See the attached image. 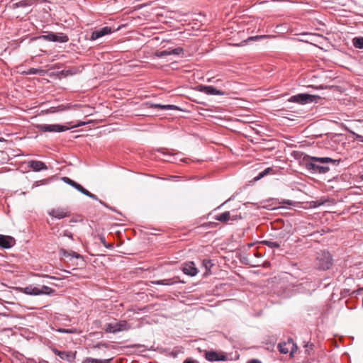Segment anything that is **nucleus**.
Here are the masks:
<instances>
[{
    "label": "nucleus",
    "mask_w": 363,
    "mask_h": 363,
    "mask_svg": "<svg viewBox=\"0 0 363 363\" xmlns=\"http://www.w3.org/2000/svg\"><path fill=\"white\" fill-rule=\"evenodd\" d=\"M340 162L341 159L312 157L305 155L302 159V165L311 174H325L330 171L328 164L337 166Z\"/></svg>",
    "instance_id": "1"
},
{
    "label": "nucleus",
    "mask_w": 363,
    "mask_h": 363,
    "mask_svg": "<svg viewBox=\"0 0 363 363\" xmlns=\"http://www.w3.org/2000/svg\"><path fill=\"white\" fill-rule=\"evenodd\" d=\"M333 265V257L329 252L320 251L318 252L315 259V266L320 270L329 269Z\"/></svg>",
    "instance_id": "2"
},
{
    "label": "nucleus",
    "mask_w": 363,
    "mask_h": 363,
    "mask_svg": "<svg viewBox=\"0 0 363 363\" xmlns=\"http://www.w3.org/2000/svg\"><path fill=\"white\" fill-rule=\"evenodd\" d=\"M130 325L126 320L114 321L106 323L103 329L109 333H117L122 331H126L130 329Z\"/></svg>",
    "instance_id": "3"
},
{
    "label": "nucleus",
    "mask_w": 363,
    "mask_h": 363,
    "mask_svg": "<svg viewBox=\"0 0 363 363\" xmlns=\"http://www.w3.org/2000/svg\"><path fill=\"white\" fill-rule=\"evenodd\" d=\"M62 180L65 183H66V184L70 185L71 186H72L73 188L76 189L77 191H79V192H81L84 195H86L88 197H89V198H91V199H92L94 200L99 201L101 204L104 205L106 207H108L107 205L104 202H103L101 200H99L97 196L95 194L89 192L88 190L84 189L81 184H79L77 182H74V180L71 179L70 178H69L67 177H64L62 178Z\"/></svg>",
    "instance_id": "4"
},
{
    "label": "nucleus",
    "mask_w": 363,
    "mask_h": 363,
    "mask_svg": "<svg viewBox=\"0 0 363 363\" xmlns=\"http://www.w3.org/2000/svg\"><path fill=\"white\" fill-rule=\"evenodd\" d=\"M277 347L281 354H286L290 352V357H294V353L298 350V346L291 337H289L286 342L279 343Z\"/></svg>",
    "instance_id": "5"
},
{
    "label": "nucleus",
    "mask_w": 363,
    "mask_h": 363,
    "mask_svg": "<svg viewBox=\"0 0 363 363\" xmlns=\"http://www.w3.org/2000/svg\"><path fill=\"white\" fill-rule=\"evenodd\" d=\"M38 130L42 132L61 133L69 130V127L61 124H38Z\"/></svg>",
    "instance_id": "6"
},
{
    "label": "nucleus",
    "mask_w": 363,
    "mask_h": 363,
    "mask_svg": "<svg viewBox=\"0 0 363 363\" xmlns=\"http://www.w3.org/2000/svg\"><path fill=\"white\" fill-rule=\"evenodd\" d=\"M39 39H43L48 41L51 42H60V43H67L69 40V38L67 35L59 33H49L47 35H42L38 37Z\"/></svg>",
    "instance_id": "7"
},
{
    "label": "nucleus",
    "mask_w": 363,
    "mask_h": 363,
    "mask_svg": "<svg viewBox=\"0 0 363 363\" xmlns=\"http://www.w3.org/2000/svg\"><path fill=\"white\" fill-rule=\"evenodd\" d=\"M118 28H113L110 26H105L99 29L94 30L92 31L91 36H90V40H96L100 38L104 37V35H109L112 33L115 30H118Z\"/></svg>",
    "instance_id": "8"
},
{
    "label": "nucleus",
    "mask_w": 363,
    "mask_h": 363,
    "mask_svg": "<svg viewBox=\"0 0 363 363\" xmlns=\"http://www.w3.org/2000/svg\"><path fill=\"white\" fill-rule=\"evenodd\" d=\"M315 97V96L308 94H298L291 96L289 99V101L292 103H298L300 104H306L313 101V99Z\"/></svg>",
    "instance_id": "9"
},
{
    "label": "nucleus",
    "mask_w": 363,
    "mask_h": 363,
    "mask_svg": "<svg viewBox=\"0 0 363 363\" xmlns=\"http://www.w3.org/2000/svg\"><path fill=\"white\" fill-rule=\"evenodd\" d=\"M52 351L55 355L58 356L61 359L67 361L69 363H73L76 358V352L60 351L55 347L52 348Z\"/></svg>",
    "instance_id": "10"
},
{
    "label": "nucleus",
    "mask_w": 363,
    "mask_h": 363,
    "mask_svg": "<svg viewBox=\"0 0 363 363\" xmlns=\"http://www.w3.org/2000/svg\"><path fill=\"white\" fill-rule=\"evenodd\" d=\"M197 90L200 92L204 93L207 95H218L223 96L224 95V91L220 89H217L213 86L208 85H199L197 86Z\"/></svg>",
    "instance_id": "11"
},
{
    "label": "nucleus",
    "mask_w": 363,
    "mask_h": 363,
    "mask_svg": "<svg viewBox=\"0 0 363 363\" xmlns=\"http://www.w3.org/2000/svg\"><path fill=\"white\" fill-rule=\"evenodd\" d=\"M205 358L208 362L225 361L227 359L225 354H218L214 350L206 351Z\"/></svg>",
    "instance_id": "12"
},
{
    "label": "nucleus",
    "mask_w": 363,
    "mask_h": 363,
    "mask_svg": "<svg viewBox=\"0 0 363 363\" xmlns=\"http://www.w3.org/2000/svg\"><path fill=\"white\" fill-rule=\"evenodd\" d=\"M182 272L185 274L191 277L196 276L199 272L194 262H187L184 263L182 267Z\"/></svg>",
    "instance_id": "13"
},
{
    "label": "nucleus",
    "mask_w": 363,
    "mask_h": 363,
    "mask_svg": "<svg viewBox=\"0 0 363 363\" xmlns=\"http://www.w3.org/2000/svg\"><path fill=\"white\" fill-rule=\"evenodd\" d=\"M294 206L295 202L291 200L288 199H274V211H278L281 208H284L286 206Z\"/></svg>",
    "instance_id": "14"
},
{
    "label": "nucleus",
    "mask_w": 363,
    "mask_h": 363,
    "mask_svg": "<svg viewBox=\"0 0 363 363\" xmlns=\"http://www.w3.org/2000/svg\"><path fill=\"white\" fill-rule=\"evenodd\" d=\"M15 243L13 238L0 234V247L4 249L11 248Z\"/></svg>",
    "instance_id": "15"
},
{
    "label": "nucleus",
    "mask_w": 363,
    "mask_h": 363,
    "mask_svg": "<svg viewBox=\"0 0 363 363\" xmlns=\"http://www.w3.org/2000/svg\"><path fill=\"white\" fill-rule=\"evenodd\" d=\"M28 166L32 168L35 172H40L47 170V165L42 161L30 160L28 162Z\"/></svg>",
    "instance_id": "16"
},
{
    "label": "nucleus",
    "mask_w": 363,
    "mask_h": 363,
    "mask_svg": "<svg viewBox=\"0 0 363 363\" xmlns=\"http://www.w3.org/2000/svg\"><path fill=\"white\" fill-rule=\"evenodd\" d=\"M146 106L150 108H158L162 110H177L179 109L178 106L176 105L167 104L162 105L160 104H152V103H146Z\"/></svg>",
    "instance_id": "17"
},
{
    "label": "nucleus",
    "mask_w": 363,
    "mask_h": 363,
    "mask_svg": "<svg viewBox=\"0 0 363 363\" xmlns=\"http://www.w3.org/2000/svg\"><path fill=\"white\" fill-rule=\"evenodd\" d=\"M48 214L57 219L69 216V213L63 208L52 209L48 212Z\"/></svg>",
    "instance_id": "18"
},
{
    "label": "nucleus",
    "mask_w": 363,
    "mask_h": 363,
    "mask_svg": "<svg viewBox=\"0 0 363 363\" xmlns=\"http://www.w3.org/2000/svg\"><path fill=\"white\" fill-rule=\"evenodd\" d=\"M151 283L155 285L172 286L177 283H184V281L174 280L173 279H165L152 281Z\"/></svg>",
    "instance_id": "19"
},
{
    "label": "nucleus",
    "mask_w": 363,
    "mask_h": 363,
    "mask_svg": "<svg viewBox=\"0 0 363 363\" xmlns=\"http://www.w3.org/2000/svg\"><path fill=\"white\" fill-rule=\"evenodd\" d=\"M23 294L32 296H39L38 288L33 285H29L22 289Z\"/></svg>",
    "instance_id": "20"
},
{
    "label": "nucleus",
    "mask_w": 363,
    "mask_h": 363,
    "mask_svg": "<svg viewBox=\"0 0 363 363\" xmlns=\"http://www.w3.org/2000/svg\"><path fill=\"white\" fill-rule=\"evenodd\" d=\"M272 172V167H268L263 171L258 173V174L253 178V182H257L265 176L270 174Z\"/></svg>",
    "instance_id": "21"
},
{
    "label": "nucleus",
    "mask_w": 363,
    "mask_h": 363,
    "mask_svg": "<svg viewBox=\"0 0 363 363\" xmlns=\"http://www.w3.org/2000/svg\"><path fill=\"white\" fill-rule=\"evenodd\" d=\"M230 214L229 211H225L220 214L215 216V219L221 221L226 222L230 220Z\"/></svg>",
    "instance_id": "22"
},
{
    "label": "nucleus",
    "mask_w": 363,
    "mask_h": 363,
    "mask_svg": "<svg viewBox=\"0 0 363 363\" xmlns=\"http://www.w3.org/2000/svg\"><path fill=\"white\" fill-rule=\"evenodd\" d=\"M39 290V295L46 294V295H51L53 294L55 291L48 286H42L40 288H38Z\"/></svg>",
    "instance_id": "23"
},
{
    "label": "nucleus",
    "mask_w": 363,
    "mask_h": 363,
    "mask_svg": "<svg viewBox=\"0 0 363 363\" xmlns=\"http://www.w3.org/2000/svg\"><path fill=\"white\" fill-rule=\"evenodd\" d=\"M111 359H100L91 357L85 358L82 363H109Z\"/></svg>",
    "instance_id": "24"
},
{
    "label": "nucleus",
    "mask_w": 363,
    "mask_h": 363,
    "mask_svg": "<svg viewBox=\"0 0 363 363\" xmlns=\"http://www.w3.org/2000/svg\"><path fill=\"white\" fill-rule=\"evenodd\" d=\"M352 44L356 48H363V37H355L352 39Z\"/></svg>",
    "instance_id": "25"
},
{
    "label": "nucleus",
    "mask_w": 363,
    "mask_h": 363,
    "mask_svg": "<svg viewBox=\"0 0 363 363\" xmlns=\"http://www.w3.org/2000/svg\"><path fill=\"white\" fill-rule=\"evenodd\" d=\"M203 267H205L206 272H205V274H207L210 270L211 268L213 266V264L212 263V261L211 259H205L202 262Z\"/></svg>",
    "instance_id": "26"
},
{
    "label": "nucleus",
    "mask_w": 363,
    "mask_h": 363,
    "mask_svg": "<svg viewBox=\"0 0 363 363\" xmlns=\"http://www.w3.org/2000/svg\"><path fill=\"white\" fill-rule=\"evenodd\" d=\"M170 55H177V56H183L184 53V50L182 48H177L169 50Z\"/></svg>",
    "instance_id": "27"
},
{
    "label": "nucleus",
    "mask_w": 363,
    "mask_h": 363,
    "mask_svg": "<svg viewBox=\"0 0 363 363\" xmlns=\"http://www.w3.org/2000/svg\"><path fill=\"white\" fill-rule=\"evenodd\" d=\"M28 6H30V4L27 0L21 1L13 4V7L14 9L18 7H27Z\"/></svg>",
    "instance_id": "28"
},
{
    "label": "nucleus",
    "mask_w": 363,
    "mask_h": 363,
    "mask_svg": "<svg viewBox=\"0 0 363 363\" xmlns=\"http://www.w3.org/2000/svg\"><path fill=\"white\" fill-rule=\"evenodd\" d=\"M99 240L106 248L111 249L113 247L111 245H109L106 242L105 237L104 235H99Z\"/></svg>",
    "instance_id": "29"
},
{
    "label": "nucleus",
    "mask_w": 363,
    "mask_h": 363,
    "mask_svg": "<svg viewBox=\"0 0 363 363\" xmlns=\"http://www.w3.org/2000/svg\"><path fill=\"white\" fill-rule=\"evenodd\" d=\"M269 35H256V36L250 37L247 39V40H256L263 39V38H269Z\"/></svg>",
    "instance_id": "30"
},
{
    "label": "nucleus",
    "mask_w": 363,
    "mask_h": 363,
    "mask_svg": "<svg viewBox=\"0 0 363 363\" xmlns=\"http://www.w3.org/2000/svg\"><path fill=\"white\" fill-rule=\"evenodd\" d=\"M42 72V70L35 69V68H30L27 72L28 74H40Z\"/></svg>",
    "instance_id": "31"
},
{
    "label": "nucleus",
    "mask_w": 363,
    "mask_h": 363,
    "mask_svg": "<svg viewBox=\"0 0 363 363\" xmlns=\"http://www.w3.org/2000/svg\"><path fill=\"white\" fill-rule=\"evenodd\" d=\"M159 57H165L167 55H170L169 50H162L157 53V55Z\"/></svg>",
    "instance_id": "32"
},
{
    "label": "nucleus",
    "mask_w": 363,
    "mask_h": 363,
    "mask_svg": "<svg viewBox=\"0 0 363 363\" xmlns=\"http://www.w3.org/2000/svg\"><path fill=\"white\" fill-rule=\"evenodd\" d=\"M60 255L63 257H69V255H71V253H70V252H68L65 249H61L60 250Z\"/></svg>",
    "instance_id": "33"
},
{
    "label": "nucleus",
    "mask_w": 363,
    "mask_h": 363,
    "mask_svg": "<svg viewBox=\"0 0 363 363\" xmlns=\"http://www.w3.org/2000/svg\"><path fill=\"white\" fill-rule=\"evenodd\" d=\"M58 332L61 333H68V334H71L73 333V331L70 329H65V328H60L57 330Z\"/></svg>",
    "instance_id": "34"
},
{
    "label": "nucleus",
    "mask_w": 363,
    "mask_h": 363,
    "mask_svg": "<svg viewBox=\"0 0 363 363\" xmlns=\"http://www.w3.org/2000/svg\"><path fill=\"white\" fill-rule=\"evenodd\" d=\"M70 253H71V255H69V257H74L77 259L82 258V256L77 252L72 251V252H70Z\"/></svg>",
    "instance_id": "35"
},
{
    "label": "nucleus",
    "mask_w": 363,
    "mask_h": 363,
    "mask_svg": "<svg viewBox=\"0 0 363 363\" xmlns=\"http://www.w3.org/2000/svg\"><path fill=\"white\" fill-rule=\"evenodd\" d=\"M86 124L85 122H82V121H80L77 124H75V125H72L69 127V129L70 128H78V127H81L82 125H84Z\"/></svg>",
    "instance_id": "36"
},
{
    "label": "nucleus",
    "mask_w": 363,
    "mask_h": 363,
    "mask_svg": "<svg viewBox=\"0 0 363 363\" xmlns=\"http://www.w3.org/2000/svg\"><path fill=\"white\" fill-rule=\"evenodd\" d=\"M215 225H216V223H214L208 222V223H206L203 224L202 227L207 228H213Z\"/></svg>",
    "instance_id": "37"
},
{
    "label": "nucleus",
    "mask_w": 363,
    "mask_h": 363,
    "mask_svg": "<svg viewBox=\"0 0 363 363\" xmlns=\"http://www.w3.org/2000/svg\"><path fill=\"white\" fill-rule=\"evenodd\" d=\"M353 134H354V137H355L354 138H355L357 140H358V141H359V142H363V136H362V135H358V134H357V133H353Z\"/></svg>",
    "instance_id": "38"
},
{
    "label": "nucleus",
    "mask_w": 363,
    "mask_h": 363,
    "mask_svg": "<svg viewBox=\"0 0 363 363\" xmlns=\"http://www.w3.org/2000/svg\"><path fill=\"white\" fill-rule=\"evenodd\" d=\"M247 363H262V362L257 359H252L248 360Z\"/></svg>",
    "instance_id": "39"
},
{
    "label": "nucleus",
    "mask_w": 363,
    "mask_h": 363,
    "mask_svg": "<svg viewBox=\"0 0 363 363\" xmlns=\"http://www.w3.org/2000/svg\"><path fill=\"white\" fill-rule=\"evenodd\" d=\"M314 345L311 343L309 344V342H308L306 345H305V347L308 348V347H311V350H313V347ZM308 354H309V352H308V350L306 349V350Z\"/></svg>",
    "instance_id": "40"
},
{
    "label": "nucleus",
    "mask_w": 363,
    "mask_h": 363,
    "mask_svg": "<svg viewBox=\"0 0 363 363\" xmlns=\"http://www.w3.org/2000/svg\"><path fill=\"white\" fill-rule=\"evenodd\" d=\"M64 235L67 236L69 238H72V234L70 232H68L67 230L64 232Z\"/></svg>",
    "instance_id": "41"
},
{
    "label": "nucleus",
    "mask_w": 363,
    "mask_h": 363,
    "mask_svg": "<svg viewBox=\"0 0 363 363\" xmlns=\"http://www.w3.org/2000/svg\"><path fill=\"white\" fill-rule=\"evenodd\" d=\"M283 222V220L281 219V218H276V219H274V221H273V223L275 224V223H281Z\"/></svg>",
    "instance_id": "42"
},
{
    "label": "nucleus",
    "mask_w": 363,
    "mask_h": 363,
    "mask_svg": "<svg viewBox=\"0 0 363 363\" xmlns=\"http://www.w3.org/2000/svg\"><path fill=\"white\" fill-rule=\"evenodd\" d=\"M183 363H196V362L191 359H186L184 361Z\"/></svg>",
    "instance_id": "43"
},
{
    "label": "nucleus",
    "mask_w": 363,
    "mask_h": 363,
    "mask_svg": "<svg viewBox=\"0 0 363 363\" xmlns=\"http://www.w3.org/2000/svg\"><path fill=\"white\" fill-rule=\"evenodd\" d=\"M65 72H66L67 74H75V71H74L72 69L66 70Z\"/></svg>",
    "instance_id": "44"
},
{
    "label": "nucleus",
    "mask_w": 363,
    "mask_h": 363,
    "mask_svg": "<svg viewBox=\"0 0 363 363\" xmlns=\"http://www.w3.org/2000/svg\"><path fill=\"white\" fill-rule=\"evenodd\" d=\"M266 243L271 247H272V241H266Z\"/></svg>",
    "instance_id": "45"
},
{
    "label": "nucleus",
    "mask_w": 363,
    "mask_h": 363,
    "mask_svg": "<svg viewBox=\"0 0 363 363\" xmlns=\"http://www.w3.org/2000/svg\"><path fill=\"white\" fill-rule=\"evenodd\" d=\"M273 246H274V248H277V247H279V245L277 242H274Z\"/></svg>",
    "instance_id": "46"
},
{
    "label": "nucleus",
    "mask_w": 363,
    "mask_h": 363,
    "mask_svg": "<svg viewBox=\"0 0 363 363\" xmlns=\"http://www.w3.org/2000/svg\"><path fill=\"white\" fill-rule=\"evenodd\" d=\"M167 160H168V161H169L171 162H176V159H174V157L172 160L167 159Z\"/></svg>",
    "instance_id": "47"
},
{
    "label": "nucleus",
    "mask_w": 363,
    "mask_h": 363,
    "mask_svg": "<svg viewBox=\"0 0 363 363\" xmlns=\"http://www.w3.org/2000/svg\"><path fill=\"white\" fill-rule=\"evenodd\" d=\"M185 160H186L185 158L180 159V161H182V162H185Z\"/></svg>",
    "instance_id": "48"
},
{
    "label": "nucleus",
    "mask_w": 363,
    "mask_h": 363,
    "mask_svg": "<svg viewBox=\"0 0 363 363\" xmlns=\"http://www.w3.org/2000/svg\"><path fill=\"white\" fill-rule=\"evenodd\" d=\"M280 228V227H278V226H276V227H275V226H274V227H273V229H274V230H275V229H277V228Z\"/></svg>",
    "instance_id": "49"
},
{
    "label": "nucleus",
    "mask_w": 363,
    "mask_h": 363,
    "mask_svg": "<svg viewBox=\"0 0 363 363\" xmlns=\"http://www.w3.org/2000/svg\"><path fill=\"white\" fill-rule=\"evenodd\" d=\"M279 28H280V26H279V25L277 26V27H276L277 29H279Z\"/></svg>",
    "instance_id": "50"
},
{
    "label": "nucleus",
    "mask_w": 363,
    "mask_h": 363,
    "mask_svg": "<svg viewBox=\"0 0 363 363\" xmlns=\"http://www.w3.org/2000/svg\"><path fill=\"white\" fill-rule=\"evenodd\" d=\"M274 141H275V140L274 139ZM273 148H275V146H274V145L273 146Z\"/></svg>",
    "instance_id": "51"
},
{
    "label": "nucleus",
    "mask_w": 363,
    "mask_h": 363,
    "mask_svg": "<svg viewBox=\"0 0 363 363\" xmlns=\"http://www.w3.org/2000/svg\"><path fill=\"white\" fill-rule=\"evenodd\" d=\"M0 141H1V138H0Z\"/></svg>",
    "instance_id": "52"
},
{
    "label": "nucleus",
    "mask_w": 363,
    "mask_h": 363,
    "mask_svg": "<svg viewBox=\"0 0 363 363\" xmlns=\"http://www.w3.org/2000/svg\"><path fill=\"white\" fill-rule=\"evenodd\" d=\"M362 179H363V174H362Z\"/></svg>",
    "instance_id": "53"
}]
</instances>
